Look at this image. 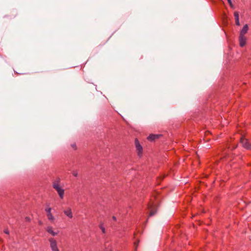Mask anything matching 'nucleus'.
I'll list each match as a JSON object with an SVG mask.
<instances>
[{
	"mask_svg": "<svg viewBox=\"0 0 251 251\" xmlns=\"http://www.w3.org/2000/svg\"><path fill=\"white\" fill-rule=\"evenodd\" d=\"M52 187L57 191L60 198L63 199L64 195V190L60 186L59 182L58 181L53 182Z\"/></svg>",
	"mask_w": 251,
	"mask_h": 251,
	"instance_id": "1",
	"label": "nucleus"
},
{
	"mask_svg": "<svg viewBox=\"0 0 251 251\" xmlns=\"http://www.w3.org/2000/svg\"><path fill=\"white\" fill-rule=\"evenodd\" d=\"M49 241L50 242V247L52 251H59L57 246V241L54 238H49Z\"/></svg>",
	"mask_w": 251,
	"mask_h": 251,
	"instance_id": "2",
	"label": "nucleus"
},
{
	"mask_svg": "<svg viewBox=\"0 0 251 251\" xmlns=\"http://www.w3.org/2000/svg\"><path fill=\"white\" fill-rule=\"evenodd\" d=\"M240 142L243 147L246 149H250L251 148V144L249 143L248 140L244 137H241L240 139Z\"/></svg>",
	"mask_w": 251,
	"mask_h": 251,
	"instance_id": "3",
	"label": "nucleus"
},
{
	"mask_svg": "<svg viewBox=\"0 0 251 251\" xmlns=\"http://www.w3.org/2000/svg\"><path fill=\"white\" fill-rule=\"evenodd\" d=\"M135 144L136 150L138 151V155H140L142 152V147L137 139L135 140Z\"/></svg>",
	"mask_w": 251,
	"mask_h": 251,
	"instance_id": "4",
	"label": "nucleus"
},
{
	"mask_svg": "<svg viewBox=\"0 0 251 251\" xmlns=\"http://www.w3.org/2000/svg\"><path fill=\"white\" fill-rule=\"evenodd\" d=\"M63 212H64V213L65 214V215L66 216H67L68 217H69V218L71 219L73 218V213H72V209L71 208L68 207L65 210H64Z\"/></svg>",
	"mask_w": 251,
	"mask_h": 251,
	"instance_id": "5",
	"label": "nucleus"
},
{
	"mask_svg": "<svg viewBox=\"0 0 251 251\" xmlns=\"http://www.w3.org/2000/svg\"><path fill=\"white\" fill-rule=\"evenodd\" d=\"M239 44L241 47H244L246 44V38L245 36L239 35Z\"/></svg>",
	"mask_w": 251,
	"mask_h": 251,
	"instance_id": "6",
	"label": "nucleus"
},
{
	"mask_svg": "<svg viewBox=\"0 0 251 251\" xmlns=\"http://www.w3.org/2000/svg\"><path fill=\"white\" fill-rule=\"evenodd\" d=\"M46 230L49 233L51 234L52 236H55L58 234V232H54L53 231V228L51 226H48L46 228Z\"/></svg>",
	"mask_w": 251,
	"mask_h": 251,
	"instance_id": "7",
	"label": "nucleus"
},
{
	"mask_svg": "<svg viewBox=\"0 0 251 251\" xmlns=\"http://www.w3.org/2000/svg\"><path fill=\"white\" fill-rule=\"evenodd\" d=\"M249 27L248 25H244L242 29L241 30L240 33V35L245 36V35L247 33Z\"/></svg>",
	"mask_w": 251,
	"mask_h": 251,
	"instance_id": "8",
	"label": "nucleus"
},
{
	"mask_svg": "<svg viewBox=\"0 0 251 251\" xmlns=\"http://www.w3.org/2000/svg\"><path fill=\"white\" fill-rule=\"evenodd\" d=\"M48 219L51 222H53L55 218L51 213L47 214Z\"/></svg>",
	"mask_w": 251,
	"mask_h": 251,
	"instance_id": "9",
	"label": "nucleus"
},
{
	"mask_svg": "<svg viewBox=\"0 0 251 251\" xmlns=\"http://www.w3.org/2000/svg\"><path fill=\"white\" fill-rule=\"evenodd\" d=\"M159 137V135H150L148 137V140L150 141H153L156 138H158Z\"/></svg>",
	"mask_w": 251,
	"mask_h": 251,
	"instance_id": "10",
	"label": "nucleus"
},
{
	"mask_svg": "<svg viewBox=\"0 0 251 251\" xmlns=\"http://www.w3.org/2000/svg\"><path fill=\"white\" fill-rule=\"evenodd\" d=\"M45 211L46 212L47 214H48L49 213H51V208L50 207H48L46 208Z\"/></svg>",
	"mask_w": 251,
	"mask_h": 251,
	"instance_id": "11",
	"label": "nucleus"
},
{
	"mask_svg": "<svg viewBox=\"0 0 251 251\" xmlns=\"http://www.w3.org/2000/svg\"><path fill=\"white\" fill-rule=\"evenodd\" d=\"M234 16L235 17V20L239 19V15L237 12H235L234 13Z\"/></svg>",
	"mask_w": 251,
	"mask_h": 251,
	"instance_id": "12",
	"label": "nucleus"
},
{
	"mask_svg": "<svg viewBox=\"0 0 251 251\" xmlns=\"http://www.w3.org/2000/svg\"><path fill=\"white\" fill-rule=\"evenodd\" d=\"M72 174L74 176H77V172L76 171H74L73 172H72Z\"/></svg>",
	"mask_w": 251,
	"mask_h": 251,
	"instance_id": "13",
	"label": "nucleus"
},
{
	"mask_svg": "<svg viewBox=\"0 0 251 251\" xmlns=\"http://www.w3.org/2000/svg\"><path fill=\"white\" fill-rule=\"evenodd\" d=\"M155 213H156L155 211H154L153 210H151V212H150V216H152L154 215Z\"/></svg>",
	"mask_w": 251,
	"mask_h": 251,
	"instance_id": "14",
	"label": "nucleus"
},
{
	"mask_svg": "<svg viewBox=\"0 0 251 251\" xmlns=\"http://www.w3.org/2000/svg\"><path fill=\"white\" fill-rule=\"evenodd\" d=\"M235 23L237 25H240L239 19L235 20Z\"/></svg>",
	"mask_w": 251,
	"mask_h": 251,
	"instance_id": "15",
	"label": "nucleus"
},
{
	"mask_svg": "<svg viewBox=\"0 0 251 251\" xmlns=\"http://www.w3.org/2000/svg\"><path fill=\"white\" fill-rule=\"evenodd\" d=\"M4 232L5 234H9V231H8V229H5V230H4Z\"/></svg>",
	"mask_w": 251,
	"mask_h": 251,
	"instance_id": "16",
	"label": "nucleus"
},
{
	"mask_svg": "<svg viewBox=\"0 0 251 251\" xmlns=\"http://www.w3.org/2000/svg\"><path fill=\"white\" fill-rule=\"evenodd\" d=\"M227 1L228 2V3L230 4V5L231 6H232V2H231V0H227Z\"/></svg>",
	"mask_w": 251,
	"mask_h": 251,
	"instance_id": "17",
	"label": "nucleus"
},
{
	"mask_svg": "<svg viewBox=\"0 0 251 251\" xmlns=\"http://www.w3.org/2000/svg\"><path fill=\"white\" fill-rule=\"evenodd\" d=\"M100 228L101 229V230L103 233H105V228L101 226Z\"/></svg>",
	"mask_w": 251,
	"mask_h": 251,
	"instance_id": "18",
	"label": "nucleus"
},
{
	"mask_svg": "<svg viewBox=\"0 0 251 251\" xmlns=\"http://www.w3.org/2000/svg\"><path fill=\"white\" fill-rule=\"evenodd\" d=\"M25 219H26V221H29V220H30V219H29V218H28V217H26V218H25Z\"/></svg>",
	"mask_w": 251,
	"mask_h": 251,
	"instance_id": "19",
	"label": "nucleus"
},
{
	"mask_svg": "<svg viewBox=\"0 0 251 251\" xmlns=\"http://www.w3.org/2000/svg\"><path fill=\"white\" fill-rule=\"evenodd\" d=\"M113 219L114 220H115V221H116V217H115V216H113Z\"/></svg>",
	"mask_w": 251,
	"mask_h": 251,
	"instance_id": "20",
	"label": "nucleus"
}]
</instances>
